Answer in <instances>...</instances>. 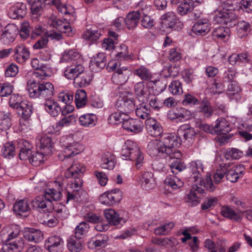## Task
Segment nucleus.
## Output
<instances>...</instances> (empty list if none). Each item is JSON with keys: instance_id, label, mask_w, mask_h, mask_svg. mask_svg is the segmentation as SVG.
<instances>
[{"instance_id": "58", "label": "nucleus", "mask_w": 252, "mask_h": 252, "mask_svg": "<svg viewBox=\"0 0 252 252\" xmlns=\"http://www.w3.org/2000/svg\"><path fill=\"white\" fill-rule=\"evenodd\" d=\"M124 115H125V114H123V113L120 111L111 114L108 119L109 123L112 125H117L121 123L122 121L123 122L125 119L122 117Z\"/></svg>"}, {"instance_id": "39", "label": "nucleus", "mask_w": 252, "mask_h": 252, "mask_svg": "<svg viewBox=\"0 0 252 252\" xmlns=\"http://www.w3.org/2000/svg\"><path fill=\"white\" fill-rule=\"evenodd\" d=\"M97 118L93 113H86L81 115L79 118L80 125L84 127H92L95 125Z\"/></svg>"}, {"instance_id": "35", "label": "nucleus", "mask_w": 252, "mask_h": 252, "mask_svg": "<svg viewBox=\"0 0 252 252\" xmlns=\"http://www.w3.org/2000/svg\"><path fill=\"white\" fill-rule=\"evenodd\" d=\"M45 110L52 116H57L61 111L58 103L52 99H46L44 103Z\"/></svg>"}, {"instance_id": "42", "label": "nucleus", "mask_w": 252, "mask_h": 252, "mask_svg": "<svg viewBox=\"0 0 252 252\" xmlns=\"http://www.w3.org/2000/svg\"><path fill=\"white\" fill-rule=\"evenodd\" d=\"M133 73L143 80H149L152 78V74L150 69L144 65H141L134 69Z\"/></svg>"}, {"instance_id": "37", "label": "nucleus", "mask_w": 252, "mask_h": 252, "mask_svg": "<svg viewBox=\"0 0 252 252\" xmlns=\"http://www.w3.org/2000/svg\"><path fill=\"white\" fill-rule=\"evenodd\" d=\"M189 169L192 173V178L194 181L201 179V173L203 172V165L201 161H193L190 163Z\"/></svg>"}, {"instance_id": "50", "label": "nucleus", "mask_w": 252, "mask_h": 252, "mask_svg": "<svg viewBox=\"0 0 252 252\" xmlns=\"http://www.w3.org/2000/svg\"><path fill=\"white\" fill-rule=\"evenodd\" d=\"M91 66L93 69H94L95 67L98 69L104 68L106 65L105 54L102 53H98L97 57L91 61Z\"/></svg>"}, {"instance_id": "2", "label": "nucleus", "mask_w": 252, "mask_h": 252, "mask_svg": "<svg viewBox=\"0 0 252 252\" xmlns=\"http://www.w3.org/2000/svg\"><path fill=\"white\" fill-rule=\"evenodd\" d=\"M55 184L58 187V190L54 189H46L44 196H38L31 202L32 205L39 211L48 212L53 211L54 204L52 201H57L60 198L63 183L56 181Z\"/></svg>"}, {"instance_id": "26", "label": "nucleus", "mask_w": 252, "mask_h": 252, "mask_svg": "<svg viewBox=\"0 0 252 252\" xmlns=\"http://www.w3.org/2000/svg\"><path fill=\"white\" fill-rule=\"evenodd\" d=\"M146 126L150 135L153 137L159 136L162 132L160 124L155 119L150 118L145 122Z\"/></svg>"}, {"instance_id": "12", "label": "nucleus", "mask_w": 252, "mask_h": 252, "mask_svg": "<svg viewBox=\"0 0 252 252\" xmlns=\"http://www.w3.org/2000/svg\"><path fill=\"white\" fill-rule=\"evenodd\" d=\"M167 117L172 121L179 120L180 121H187L194 117V114L190 111L183 107H178L169 110Z\"/></svg>"}, {"instance_id": "6", "label": "nucleus", "mask_w": 252, "mask_h": 252, "mask_svg": "<svg viewBox=\"0 0 252 252\" xmlns=\"http://www.w3.org/2000/svg\"><path fill=\"white\" fill-rule=\"evenodd\" d=\"M20 233L19 229L15 226L3 240L5 244L0 252H19V248H21L24 245L23 240H17L19 238Z\"/></svg>"}, {"instance_id": "48", "label": "nucleus", "mask_w": 252, "mask_h": 252, "mask_svg": "<svg viewBox=\"0 0 252 252\" xmlns=\"http://www.w3.org/2000/svg\"><path fill=\"white\" fill-rule=\"evenodd\" d=\"M53 210L57 217L62 220L66 219L69 215L68 210L62 204L56 203L54 204Z\"/></svg>"}, {"instance_id": "19", "label": "nucleus", "mask_w": 252, "mask_h": 252, "mask_svg": "<svg viewBox=\"0 0 252 252\" xmlns=\"http://www.w3.org/2000/svg\"><path fill=\"white\" fill-rule=\"evenodd\" d=\"M61 62L69 63L70 64L84 63L81 54L74 49L65 50L62 55Z\"/></svg>"}, {"instance_id": "24", "label": "nucleus", "mask_w": 252, "mask_h": 252, "mask_svg": "<svg viewBox=\"0 0 252 252\" xmlns=\"http://www.w3.org/2000/svg\"><path fill=\"white\" fill-rule=\"evenodd\" d=\"M27 7L24 3L18 2L10 7L8 14L10 18L16 19L23 18L26 14Z\"/></svg>"}, {"instance_id": "53", "label": "nucleus", "mask_w": 252, "mask_h": 252, "mask_svg": "<svg viewBox=\"0 0 252 252\" xmlns=\"http://www.w3.org/2000/svg\"><path fill=\"white\" fill-rule=\"evenodd\" d=\"M101 35V31L88 30L83 34V37L86 40L94 42L98 40Z\"/></svg>"}, {"instance_id": "10", "label": "nucleus", "mask_w": 252, "mask_h": 252, "mask_svg": "<svg viewBox=\"0 0 252 252\" xmlns=\"http://www.w3.org/2000/svg\"><path fill=\"white\" fill-rule=\"evenodd\" d=\"M152 88L149 83L145 81L136 83L134 86V92L139 101L145 102L150 95Z\"/></svg>"}, {"instance_id": "4", "label": "nucleus", "mask_w": 252, "mask_h": 252, "mask_svg": "<svg viewBox=\"0 0 252 252\" xmlns=\"http://www.w3.org/2000/svg\"><path fill=\"white\" fill-rule=\"evenodd\" d=\"M124 159L135 161L137 168L141 167L144 162V155L136 143L131 140H126L121 151Z\"/></svg>"}, {"instance_id": "9", "label": "nucleus", "mask_w": 252, "mask_h": 252, "mask_svg": "<svg viewBox=\"0 0 252 252\" xmlns=\"http://www.w3.org/2000/svg\"><path fill=\"white\" fill-rule=\"evenodd\" d=\"M122 192L119 189H114L103 193L99 197L100 202L108 206L118 203L122 198Z\"/></svg>"}, {"instance_id": "55", "label": "nucleus", "mask_w": 252, "mask_h": 252, "mask_svg": "<svg viewBox=\"0 0 252 252\" xmlns=\"http://www.w3.org/2000/svg\"><path fill=\"white\" fill-rule=\"evenodd\" d=\"M200 111L204 116L209 118L211 117L213 113V109L210 103L207 100H203L200 105Z\"/></svg>"}, {"instance_id": "56", "label": "nucleus", "mask_w": 252, "mask_h": 252, "mask_svg": "<svg viewBox=\"0 0 252 252\" xmlns=\"http://www.w3.org/2000/svg\"><path fill=\"white\" fill-rule=\"evenodd\" d=\"M29 161L33 166H39L41 163L44 162V156L42 153L35 152L32 154L29 158Z\"/></svg>"}, {"instance_id": "57", "label": "nucleus", "mask_w": 252, "mask_h": 252, "mask_svg": "<svg viewBox=\"0 0 252 252\" xmlns=\"http://www.w3.org/2000/svg\"><path fill=\"white\" fill-rule=\"evenodd\" d=\"M180 72L179 68L177 66H169L163 70V74L165 77H175Z\"/></svg>"}, {"instance_id": "45", "label": "nucleus", "mask_w": 252, "mask_h": 252, "mask_svg": "<svg viewBox=\"0 0 252 252\" xmlns=\"http://www.w3.org/2000/svg\"><path fill=\"white\" fill-rule=\"evenodd\" d=\"M75 101L77 108H82L87 102V94L84 90H78L75 94Z\"/></svg>"}, {"instance_id": "40", "label": "nucleus", "mask_w": 252, "mask_h": 252, "mask_svg": "<svg viewBox=\"0 0 252 252\" xmlns=\"http://www.w3.org/2000/svg\"><path fill=\"white\" fill-rule=\"evenodd\" d=\"M215 133L218 135L225 134L230 130L228 122L224 118H220L216 122Z\"/></svg>"}, {"instance_id": "23", "label": "nucleus", "mask_w": 252, "mask_h": 252, "mask_svg": "<svg viewBox=\"0 0 252 252\" xmlns=\"http://www.w3.org/2000/svg\"><path fill=\"white\" fill-rule=\"evenodd\" d=\"M144 9L141 8L140 10L132 11L128 13L125 19V25L129 30L133 29L138 25L141 15L145 14L143 11Z\"/></svg>"}, {"instance_id": "1", "label": "nucleus", "mask_w": 252, "mask_h": 252, "mask_svg": "<svg viewBox=\"0 0 252 252\" xmlns=\"http://www.w3.org/2000/svg\"><path fill=\"white\" fill-rule=\"evenodd\" d=\"M181 145V140L178 137L171 135H163L159 139H154L149 142L148 151L153 156L159 154L165 155L170 158H176V160L170 165L171 172L177 174L186 168V166L180 162L182 154L176 149Z\"/></svg>"}, {"instance_id": "20", "label": "nucleus", "mask_w": 252, "mask_h": 252, "mask_svg": "<svg viewBox=\"0 0 252 252\" xmlns=\"http://www.w3.org/2000/svg\"><path fill=\"white\" fill-rule=\"evenodd\" d=\"M139 182L142 188L146 190L153 189L156 184L154 173L150 171L142 172L139 178Z\"/></svg>"}, {"instance_id": "33", "label": "nucleus", "mask_w": 252, "mask_h": 252, "mask_svg": "<svg viewBox=\"0 0 252 252\" xmlns=\"http://www.w3.org/2000/svg\"><path fill=\"white\" fill-rule=\"evenodd\" d=\"M221 214L224 217L227 218L236 222H240L243 218L241 210L238 212H236L232 208L227 206H224L221 207Z\"/></svg>"}, {"instance_id": "17", "label": "nucleus", "mask_w": 252, "mask_h": 252, "mask_svg": "<svg viewBox=\"0 0 252 252\" xmlns=\"http://www.w3.org/2000/svg\"><path fill=\"white\" fill-rule=\"evenodd\" d=\"M63 245V240L58 235L51 236L45 242V247L50 252H59Z\"/></svg>"}, {"instance_id": "38", "label": "nucleus", "mask_w": 252, "mask_h": 252, "mask_svg": "<svg viewBox=\"0 0 252 252\" xmlns=\"http://www.w3.org/2000/svg\"><path fill=\"white\" fill-rule=\"evenodd\" d=\"M116 164L115 158L114 155L110 153H106L102 155L100 166L102 168L112 170Z\"/></svg>"}, {"instance_id": "25", "label": "nucleus", "mask_w": 252, "mask_h": 252, "mask_svg": "<svg viewBox=\"0 0 252 252\" xmlns=\"http://www.w3.org/2000/svg\"><path fill=\"white\" fill-rule=\"evenodd\" d=\"M203 0H183L177 8L178 12L181 15H185L188 12H191Z\"/></svg>"}, {"instance_id": "18", "label": "nucleus", "mask_w": 252, "mask_h": 252, "mask_svg": "<svg viewBox=\"0 0 252 252\" xmlns=\"http://www.w3.org/2000/svg\"><path fill=\"white\" fill-rule=\"evenodd\" d=\"M122 126L124 129L128 132L138 133L142 131L143 124L138 119L129 118L124 120Z\"/></svg>"}, {"instance_id": "61", "label": "nucleus", "mask_w": 252, "mask_h": 252, "mask_svg": "<svg viewBox=\"0 0 252 252\" xmlns=\"http://www.w3.org/2000/svg\"><path fill=\"white\" fill-rule=\"evenodd\" d=\"M237 31L240 34L239 36L243 37L247 34V32L250 28L249 24L245 21H239L237 24Z\"/></svg>"}, {"instance_id": "59", "label": "nucleus", "mask_w": 252, "mask_h": 252, "mask_svg": "<svg viewBox=\"0 0 252 252\" xmlns=\"http://www.w3.org/2000/svg\"><path fill=\"white\" fill-rule=\"evenodd\" d=\"M37 144L41 149L47 148L50 151L52 147V143L51 138L47 136H43L38 139Z\"/></svg>"}, {"instance_id": "34", "label": "nucleus", "mask_w": 252, "mask_h": 252, "mask_svg": "<svg viewBox=\"0 0 252 252\" xmlns=\"http://www.w3.org/2000/svg\"><path fill=\"white\" fill-rule=\"evenodd\" d=\"M18 148L20 149L19 158L21 160H26L30 158L32 153V146L30 143L26 140L23 139L18 141Z\"/></svg>"}, {"instance_id": "44", "label": "nucleus", "mask_w": 252, "mask_h": 252, "mask_svg": "<svg viewBox=\"0 0 252 252\" xmlns=\"http://www.w3.org/2000/svg\"><path fill=\"white\" fill-rule=\"evenodd\" d=\"M16 109L21 111L23 118L26 119H29L32 113V105L27 100H23Z\"/></svg>"}, {"instance_id": "11", "label": "nucleus", "mask_w": 252, "mask_h": 252, "mask_svg": "<svg viewBox=\"0 0 252 252\" xmlns=\"http://www.w3.org/2000/svg\"><path fill=\"white\" fill-rule=\"evenodd\" d=\"M228 10L219 12L216 15L214 19L218 23L233 27L236 25L237 16L233 11Z\"/></svg>"}, {"instance_id": "51", "label": "nucleus", "mask_w": 252, "mask_h": 252, "mask_svg": "<svg viewBox=\"0 0 252 252\" xmlns=\"http://www.w3.org/2000/svg\"><path fill=\"white\" fill-rule=\"evenodd\" d=\"M150 113V109L148 106L142 102L135 109V114L136 116L142 119H149L148 117Z\"/></svg>"}, {"instance_id": "15", "label": "nucleus", "mask_w": 252, "mask_h": 252, "mask_svg": "<svg viewBox=\"0 0 252 252\" xmlns=\"http://www.w3.org/2000/svg\"><path fill=\"white\" fill-rule=\"evenodd\" d=\"M135 105L133 99L127 97H119L115 103L118 110L125 115L134 110Z\"/></svg>"}, {"instance_id": "60", "label": "nucleus", "mask_w": 252, "mask_h": 252, "mask_svg": "<svg viewBox=\"0 0 252 252\" xmlns=\"http://www.w3.org/2000/svg\"><path fill=\"white\" fill-rule=\"evenodd\" d=\"M13 90V86L8 83L0 84V96H7L11 94Z\"/></svg>"}, {"instance_id": "16", "label": "nucleus", "mask_w": 252, "mask_h": 252, "mask_svg": "<svg viewBox=\"0 0 252 252\" xmlns=\"http://www.w3.org/2000/svg\"><path fill=\"white\" fill-rule=\"evenodd\" d=\"M177 18L173 12H169L162 16V27L166 30H179L183 27V25H175Z\"/></svg>"}, {"instance_id": "49", "label": "nucleus", "mask_w": 252, "mask_h": 252, "mask_svg": "<svg viewBox=\"0 0 252 252\" xmlns=\"http://www.w3.org/2000/svg\"><path fill=\"white\" fill-rule=\"evenodd\" d=\"M164 183L166 186L170 187L174 189H179L183 187L184 185L182 180L174 175L167 177L164 181Z\"/></svg>"}, {"instance_id": "36", "label": "nucleus", "mask_w": 252, "mask_h": 252, "mask_svg": "<svg viewBox=\"0 0 252 252\" xmlns=\"http://www.w3.org/2000/svg\"><path fill=\"white\" fill-rule=\"evenodd\" d=\"M81 238H78L74 235L71 236L67 241V246L71 252H80L83 246Z\"/></svg>"}, {"instance_id": "5", "label": "nucleus", "mask_w": 252, "mask_h": 252, "mask_svg": "<svg viewBox=\"0 0 252 252\" xmlns=\"http://www.w3.org/2000/svg\"><path fill=\"white\" fill-rule=\"evenodd\" d=\"M85 171L84 166L78 162L74 161L72 165L68 168L65 172V177L70 179V188L77 192L81 189L83 181L81 177Z\"/></svg>"}, {"instance_id": "21", "label": "nucleus", "mask_w": 252, "mask_h": 252, "mask_svg": "<svg viewBox=\"0 0 252 252\" xmlns=\"http://www.w3.org/2000/svg\"><path fill=\"white\" fill-rule=\"evenodd\" d=\"M130 74V70L127 67H121L113 73L112 80L116 84H124L127 81Z\"/></svg>"}, {"instance_id": "14", "label": "nucleus", "mask_w": 252, "mask_h": 252, "mask_svg": "<svg viewBox=\"0 0 252 252\" xmlns=\"http://www.w3.org/2000/svg\"><path fill=\"white\" fill-rule=\"evenodd\" d=\"M18 33V28L16 25L8 24L1 34L0 41L4 44H9L15 40Z\"/></svg>"}, {"instance_id": "13", "label": "nucleus", "mask_w": 252, "mask_h": 252, "mask_svg": "<svg viewBox=\"0 0 252 252\" xmlns=\"http://www.w3.org/2000/svg\"><path fill=\"white\" fill-rule=\"evenodd\" d=\"M48 24L68 36H72L74 33L69 23L65 24L63 21L58 19L56 16H51L48 20Z\"/></svg>"}, {"instance_id": "32", "label": "nucleus", "mask_w": 252, "mask_h": 252, "mask_svg": "<svg viewBox=\"0 0 252 252\" xmlns=\"http://www.w3.org/2000/svg\"><path fill=\"white\" fill-rule=\"evenodd\" d=\"M244 171V166H234L225 173L227 180L232 183L236 182L239 178L242 177Z\"/></svg>"}, {"instance_id": "8", "label": "nucleus", "mask_w": 252, "mask_h": 252, "mask_svg": "<svg viewBox=\"0 0 252 252\" xmlns=\"http://www.w3.org/2000/svg\"><path fill=\"white\" fill-rule=\"evenodd\" d=\"M195 135L196 132L193 128L189 125L184 124L179 127L177 130V135L176 136L181 140V142H183L189 146L193 143ZM174 135L175 136V135Z\"/></svg>"}, {"instance_id": "62", "label": "nucleus", "mask_w": 252, "mask_h": 252, "mask_svg": "<svg viewBox=\"0 0 252 252\" xmlns=\"http://www.w3.org/2000/svg\"><path fill=\"white\" fill-rule=\"evenodd\" d=\"M169 90L173 94H179L183 93V89L181 82L175 80L169 86Z\"/></svg>"}, {"instance_id": "63", "label": "nucleus", "mask_w": 252, "mask_h": 252, "mask_svg": "<svg viewBox=\"0 0 252 252\" xmlns=\"http://www.w3.org/2000/svg\"><path fill=\"white\" fill-rule=\"evenodd\" d=\"M21 96L16 94H13L11 95L9 100V106L14 109L18 108V106L23 101Z\"/></svg>"}, {"instance_id": "7", "label": "nucleus", "mask_w": 252, "mask_h": 252, "mask_svg": "<svg viewBox=\"0 0 252 252\" xmlns=\"http://www.w3.org/2000/svg\"><path fill=\"white\" fill-rule=\"evenodd\" d=\"M70 137L66 136L63 137L61 140V143H62V146L64 147V149L62 151V154L64 157V159L66 158H69L71 156L77 155L82 151H83L84 147L79 142H73L72 143H66L64 144L66 141H68Z\"/></svg>"}, {"instance_id": "43", "label": "nucleus", "mask_w": 252, "mask_h": 252, "mask_svg": "<svg viewBox=\"0 0 252 252\" xmlns=\"http://www.w3.org/2000/svg\"><path fill=\"white\" fill-rule=\"evenodd\" d=\"M30 210L29 201L26 199L17 201L13 205V211L18 214L27 212Z\"/></svg>"}, {"instance_id": "28", "label": "nucleus", "mask_w": 252, "mask_h": 252, "mask_svg": "<svg viewBox=\"0 0 252 252\" xmlns=\"http://www.w3.org/2000/svg\"><path fill=\"white\" fill-rule=\"evenodd\" d=\"M210 24L206 19H201L195 23L192 31L198 35H204L210 31Z\"/></svg>"}, {"instance_id": "3", "label": "nucleus", "mask_w": 252, "mask_h": 252, "mask_svg": "<svg viewBox=\"0 0 252 252\" xmlns=\"http://www.w3.org/2000/svg\"><path fill=\"white\" fill-rule=\"evenodd\" d=\"M27 91L31 98L50 99L54 95V87L49 82H36L30 80L27 83Z\"/></svg>"}, {"instance_id": "29", "label": "nucleus", "mask_w": 252, "mask_h": 252, "mask_svg": "<svg viewBox=\"0 0 252 252\" xmlns=\"http://www.w3.org/2000/svg\"><path fill=\"white\" fill-rule=\"evenodd\" d=\"M24 237L29 241L37 243L43 239V234L39 229L28 228L25 229Z\"/></svg>"}, {"instance_id": "52", "label": "nucleus", "mask_w": 252, "mask_h": 252, "mask_svg": "<svg viewBox=\"0 0 252 252\" xmlns=\"http://www.w3.org/2000/svg\"><path fill=\"white\" fill-rule=\"evenodd\" d=\"M90 226L88 223L84 221L80 222L74 230V235L78 238L82 239L88 232Z\"/></svg>"}, {"instance_id": "41", "label": "nucleus", "mask_w": 252, "mask_h": 252, "mask_svg": "<svg viewBox=\"0 0 252 252\" xmlns=\"http://www.w3.org/2000/svg\"><path fill=\"white\" fill-rule=\"evenodd\" d=\"M241 92L240 87L235 82H232L228 85L227 89V95L231 100L239 101L241 99L239 94Z\"/></svg>"}, {"instance_id": "30", "label": "nucleus", "mask_w": 252, "mask_h": 252, "mask_svg": "<svg viewBox=\"0 0 252 252\" xmlns=\"http://www.w3.org/2000/svg\"><path fill=\"white\" fill-rule=\"evenodd\" d=\"M73 80L75 87H85L90 84L92 80V74L84 70Z\"/></svg>"}, {"instance_id": "31", "label": "nucleus", "mask_w": 252, "mask_h": 252, "mask_svg": "<svg viewBox=\"0 0 252 252\" xmlns=\"http://www.w3.org/2000/svg\"><path fill=\"white\" fill-rule=\"evenodd\" d=\"M104 215L108 222L112 225H117L126 221V219L120 218L117 212L112 209L105 210Z\"/></svg>"}, {"instance_id": "47", "label": "nucleus", "mask_w": 252, "mask_h": 252, "mask_svg": "<svg viewBox=\"0 0 252 252\" xmlns=\"http://www.w3.org/2000/svg\"><path fill=\"white\" fill-rule=\"evenodd\" d=\"M1 155L5 158H11L15 155V146L12 142H7L3 144L1 150Z\"/></svg>"}, {"instance_id": "27", "label": "nucleus", "mask_w": 252, "mask_h": 252, "mask_svg": "<svg viewBox=\"0 0 252 252\" xmlns=\"http://www.w3.org/2000/svg\"><path fill=\"white\" fill-rule=\"evenodd\" d=\"M30 51L24 44L18 45L15 49L14 57L16 61L22 63L30 58Z\"/></svg>"}, {"instance_id": "64", "label": "nucleus", "mask_w": 252, "mask_h": 252, "mask_svg": "<svg viewBox=\"0 0 252 252\" xmlns=\"http://www.w3.org/2000/svg\"><path fill=\"white\" fill-rule=\"evenodd\" d=\"M51 68L46 65L41 64L38 71L34 72V74L35 76H49L51 74Z\"/></svg>"}, {"instance_id": "22", "label": "nucleus", "mask_w": 252, "mask_h": 252, "mask_svg": "<svg viewBox=\"0 0 252 252\" xmlns=\"http://www.w3.org/2000/svg\"><path fill=\"white\" fill-rule=\"evenodd\" d=\"M85 70L84 63H74L68 65L64 71V76L68 79L72 80Z\"/></svg>"}, {"instance_id": "46", "label": "nucleus", "mask_w": 252, "mask_h": 252, "mask_svg": "<svg viewBox=\"0 0 252 252\" xmlns=\"http://www.w3.org/2000/svg\"><path fill=\"white\" fill-rule=\"evenodd\" d=\"M230 30L228 27H219L215 28L212 33L213 36L221 39L227 40L230 36Z\"/></svg>"}, {"instance_id": "54", "label": "nucleus", "mask_w": 252, "mask_h": 252, "mask_svg": "<svg viewBox=\"0 0 252 252\" xmlns=\"http://www.w3.org/2000/svg\"><path fill=\"white\" fill-rule=\"evenodd\" d=\"M11 121L9 116L4 112H0V129L6 130L11 126Z\"/></svg>"}]
</instances>
